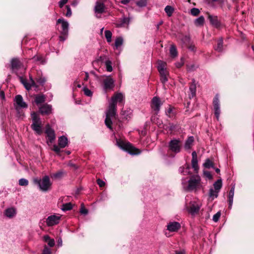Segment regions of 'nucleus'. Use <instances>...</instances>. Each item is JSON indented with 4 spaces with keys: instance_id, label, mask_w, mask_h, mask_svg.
<instances>
[{
    "instance_id": "f257e3e1",
    "label": "nucleus",
    "mask_w": 254,
    "mask_h": 254,
    "mask_svg": "<svg viewBox=\"0 0 254 254\" xmlns=\"http://www.w3.org/2000/svg\"><path fill=\"white\" fill-rule=\"evenodd\" d=\"M116 142L119 147L131 155H138L141 153L139 149L135 147L129 142L124 141L121 139H117Z\"/></svg>"
},
{
    "instance_id": "f03ea898",
    "label": "nucleus",
    "mask_w": 254,
    "mask_h": 254,
    "mask_svg": "<svg viewBox=\"0 0 254 254\" xmlns=\"http://www.w3.org/2000/svg\"><path fill=\"white\" fill-rule=\"evenodd\" d=\"M57 25L61 24V29H59L60 33L59 40L61 42L64 41L67 38L68 35V23L63 18H59L57 20Z\"/></svg>"
},
{
    "instance_id": "7ed1b4c3",
    "label": "nucleus",
    "mask_w": 254,
    "mask_h": 254,
    "mask_svg": "<svg viewBox=\"0 0 254 254\" xmlns=\"http://www.w3.org/2000/svg\"><path fill=\"white\" fill-rule=\"evenodd\" d=\"M201 179L198 175L192 176L188 181V186L187 190L188 191L196 190L200 189Z\"/></svg>"
},
{
    "instance_id": "20e7f679",
    "label": "nucleus",
    "mask_w": 254,
    "mask_h": 254,
    "mask_svg": "<svg viewBox=\"0 0 254 254\" xmlns=\"http://www.w3.org/2000/svg\"><path fill=\"white\" fill-rule=\"evenodd\" d=\"M32 124L31 125L32 129L36 132L38 135H41L42 132V123L40 118L36 113H33L32 114Z\"/></svg>"
},
{
    "instance_id": "39448f33",
    "label": "nucleus",
    "mask_w": 254,
    "mask_h": 254,
    "mask_svg": "<svg viewBox=\"0 0 254 254\" xmlns=\"http://www.w3.org/2000/svg\"><path fill=\"white\" fill-rule=\"evenodd\" d=\"M34 183L37 184L40 189L43 191L48 190L52 185L49 177L48 176H45L42 180L35 179Z\"/></svg>"
},
{
    "instance_id": "423d86ee",
    "label": "nucleus",
    "mask_w": 254,
    "mask_h": 254,
    "mask_svg": "<svg viewBox=\"0 0 254 254\" xmlns=\"http://www.w3.org/2000/svg\"><path fill=\"white\" fill-rule=\"evenodd\" d=\"M169 150L175 154L179 153L182 148V143L179 139L174 138L168 143Z\"/></svg>"
},
{
    "instance_id": "0eeeda50",
    "label": "nucleus",
    "mask_w": 254,
    "mask_h": 254,
    "mask_svg": "<svg viewBox=\"0 0 254 254\" xmlns=\"http://www.w3.org/2000/svg\"><path fill=\"white\" fill-rule=\"evenodd\" d=\"M68 144V139L64 135L61 136L59 137L58 139V144L59 146L56 144H54L52 148V150H53L56 154L58 155H60L61 152V148H64L66 146H67Z\"/></svg>"
},
{
    "instance_id": "6e6552de",
    "label": "nucleus",
    "mask_w": 254,
    "mask_h": 254,
    "mask_svg": "<svg viewBox=\"0 0 254 254\" xmlns=\"http://www.w3.org/2000/svg\"><path fill=\"white\" fill-rule=\"evenodd\" d=\"M46 134L47 140L46 142L48 145L52 144L55 140L56 136L55 130L50 127L49 124L46 126V129L45 131Z\"/></svg>"
},
{
    "instance_id": "1a4fd4ad",
    "label": "nucleus",
    "mask_w": 254,
    "mask_h": 254,
    "mask_svg": "<svg viewBox=\"0 0 254 254\" xmlns=\"http://www.w3.org/2000/svg\"><path fill=\"white\" fill-rule=\"evenodd\" d=\"M201 206V203L199 201H191L190 202V206L187 207V210L192 215L197 214Z\"/></svg>"
},
{
    "instance_id": "9d476101",
    "label": "nucleus",
    "mask_w": 254,
    "mask_h": 254,
    "mask_svg": "<svg viewBox=\"0 0 254 254\" xmlns=\"http://www.w3.org/2000/svg\"><path fill=\"white\" fill-rule=\"evenodd\" d=\"M61 215L59 214H55L48 216L46 220L47 225L48 227H52L58 224L61 219Z\"/></svg>"
},
{
    "instance_id": "9b49d317",
    "label": "nucleus",
    "mask_w": 254,
    "mask_h": 254,
    "mask_svg": "<svg viewBox=\"0 0 254 254\" xmlns=\"http://www.w3.org/2000/svg\"><path fill=\"white\" fill-rule=\"evenodd\" d=\"M103 86L105 92L113 90L115 87V80L111 76H107L103 80Z\"/></svg>"
},
{
    "instance_id": "f8f14e48",
    "label": "nucleus",
    "mask_w": 254,
    "mask_h": 254,
    "mask_svg": "<svg viewBox=\"0 0 254 254\" xmlns=\"http://www.w3.org/2000/svg\"><path fill=\"white\" fill-rule=\"evenodd\" d=\"M162 104L163 103L158 97L155 96L152 99L150 106L155 114H157L159 113Z\"/></svg>"
},
{
    "instance_id": "ddd939ff",
    "label": "nucleus",
    "mask_w": 254,
    "mask_h": 254,
    "mask_svg": "<svg viewBox=\"0 0 254 254\" xmlns=\"http://www.w3.org/2000/svg\"><path fill=\"white\" fill-rule=\"evenodd\" d=\"M213 105L214 107V115L217 121H219L221 113L220 108V102L218 94H216L213 100Z\"/></svg>"
},
{
    "instance_id": "4468645a",
    "label": "nucleus",
    "mask_w": 254,
    "mask_h": 254,
    "mask_svg": "<svg viewBox=\"0 0 254 254\" xmlns=\"http://www.w3.org/2000/svg\"><path fill=\"white\" fill-rule=\"evenodd\" d=\"M125 100V96L122 93L117 92L115 93L112 97L111 99L110 104H114V105L117 107V103H123Z\"/></svg>"
},
{
    "instance_id": "2eb2a0df",
    "label": "nucleus",
    "mask_w": 254,
    "mask_h": 254,
    "mask_svg": "<svg viewBox=\"0 0 254 254\" xmlns=\"http://www.w3.org/2000/svg\"><path fill=\"white\" fill-rule=\"evenodd\" d=\"M167 230L170 232H176L181 228L180 223L176 221L170 222L167 225Z\"/></svg>"
},
{
    "instance_id": "dca6fc26",
    "label": "nucleus",
    "mask_w": 254,
    "mask_h": 254,
    "mask_svg": "<svg viewBox=\"0 0 254 254\" xmlns=\"http://www.w3.org/2000/svg\"><path fill=\"white\" fill-rule=\"evenodd\" d=\"M117 116V107L114 104H109L108 109L106 112V116L116 118Z\"/></svg>"
},
{
    "instance_id": "f3484780",
    "label": "nucleus",
    "mask_w": 254,
    "mask_h": 254,
    "mask_svg": "<svg viewBox=\"0 0 254 254\" xmlns=\"http://www.w3.org/2000/svg\"><path fill=\"white\" fill-rule=\"evenodd\" d=\"M23 67V64L18 58H13L11 61V68L13 71H16Z\"/></svg>"
},
{
    "instance_id": "a211bd4d",
    "label": "nucleus",
    "mask_w": 254,
    "mask_h": 254,
    "mask_svg": "<svg viewBox=\"0 0 254 254\" xmlns=\"http://www.w3.org/2000/svg\"><path fill=\"white\" fill-rule=\"evenodd\" d=\"M208 19L209 20L210 24L216 28H218L221 26V22L218 20V17L215 15H211L208 13Z\"/></svg>"
},
{
    "instance_id": "6ab92c4d",
    "label": "nucleus",
    "mask_w": 254,
    "mask_h": 254,
    "mask_svg": "<svg viewBox=\"0 0 254 254\" xmlns=\"http://www.w3.org/2000/svg\"><path fill=\"white\" fill-rule=\"evenodd\" d=\"M52 106L48 104H43L39 109L42 115H49L52 113Z\"/></svg>"
},
{
    "instance_id": "aec40b11",
    "label": "nucleus",
    "mask_w": 254,
    "mask_h": 254,
    "mask_svg": "<svg viewBox=\"0 0 254 254\" xmlns=\"http://www.w3.org/2000/svg\"><path fill=\"white\" fill-rule=\"evenodd\" d=\"M14 101L18 107L25 108L27 107V105L23 101L21 95H17L15 97Z\"/></svg>"
},
{
    "instance_id": "412c9836",
    "label": "nucleus",
    "mask_w": 254,
    "mask_h": 254,
    "mask_svg": "<svg viewBox=\"0 0 254 254\" xmlns=\"http://www.w3.org/2000/svg\"><path fill=\"white\" fill-rule=\"evenodd\" d=\"M192 159H191V166L194 171L197 172L199 169L197 161V154L195 151H193L191 154Z\"/></svg>"
},
{
    "instance_id": "4be33fe9",
    "label": "nucleus",
    "mask_w": 254,
    "mask_h": 254,
    "mask_svg": "<svg viewBox=\"0 0 254 254\" xmlns=\"http://www.w3.org/2000/svg\"><path fill=\"white\" fill-rule=\"evenodd\" d=\"M4 214L8 218H12L16 214V209L14 207L8 208L5 210Z\"/></svg>"
},
{
    "instance_id": "5701e85b",
    "label": "nucleus",
    "mask_w": 254,
    "mask_h": 254,
    "mask_svg": "<svg viewBox=\"0 0 254 254\" xmlns=\"http://www.w3.org/2000/svg\"><path fill=\"white\" fill-rule=\"evenodd\" d=\"M105 10V5L103 3L97 1L94 7V11L97 13H102Z\"/></svg>"
},
{
    "instance_id": "b1692460",
    "label": "nucleus",
    "mask_w": 254,
    "mask_h": 254,
    "mask_svg": "<svg viewBox=\"0 0 254 254\" xmlns=\"http://www.w3.org/2000/svg\"><path fill=\"white\" fill-rule=\"evenodd\" d=\"M160 75V80L163 83H165L168 81L169 72L167 69L158 71Z\"/></svg>"
},
{
    "instance_id": "393cba45",
    "label": "nucleus",
    "mask_w": 254,
    "mask_h": 254,
    "mask_svg": "<svg viewBox=\"0 0 254 254\" xmlns=\"http://www.w3.org/2000/svg\"><path fill=\"white\" fill-rule=\"evenodd\" d=\"M194 141V139L193 136H189L185 141L184 145L185 148L187 150L190 149L193 144Z\"/></svg>"
},
{
    "instance_id": "a878e982",
    "label": "nucleus",
    "mask_w": 254,
    "mask_h": 254,
    "mask_svg": "<svg viewBox=\"0 0 254 254\" xmlns=\"http://www.w3.org/2000/svg\"><path fill=\"white\" fill-rule=\"evenodd\" d=\"M196 84L195 81L194 79H192V81L190 85L189 89L191 93V96H190V98H193L195 96L196 94Z\"/></svg>"
},
{
    "instance_id": "bb28decb",
    "label": "nucleus",
    "mask_w": 254,
    "mask_h": 254,
    "mask_svg": "<svg viewBox=\"0 0 254 254\" xmlns=\"http://www.w3.org/2000/svg\"><path fill=\"white\" fill-rule=\"evenodd\" d=\"M129 19L127 17L121 18L117 23V26L118 27H121L124 26L125 25H128L129 23Z\"/></svg>"
},
{
    "instance_id": "cd10ccee",
    "label": "nucleus",
    "mask_w": 254,
    "mask_h": 254,
    "mask_svg": "<svg viewBox=\"0 0 254 254\" xmlns=\"http://www.w3.org/2000/svg\"><path fill=\"white\" fill-rule=\"evenodd\" d=\"M45 100L46 97L43 94L36 95L35 98V102L37 105L45 102Z\"/></svg>"
},
{
    "instance_id": "c85d7f7f",
    "label": "nucleus",
    "mask_w": 254,
    "mask_h": 254,
    "mask_svg": "<svg viewBox=\"0 0 254 254\" xmlns=\"http://www.w3.org/2000/svg\"><path fill=\"white\" fill-rule=\"evenodd\" d=\"M223 39L220 37L217 41V46L214 48L215 51L218 52H221L223 51Z\"/></svg>"
},
{
    "instance_id": "c756f323",
    "label": "nucleus",
    "mask_w": 254,
    "mask_h": 254,
    "mask_svg": "<svg viewBox=\"0 0 254 254\" xmlns=\"http://www.w3.org/2000/svg\"><path fill=\"white\" fill-rule=\"evenodd\" d=\"M167 64L166 62L161 60L157 61V69L158 71L162 70L167 69Z\"/></svg>"
},
{
    "instance_id": "7c9ffc66",
    "label": "nucleus",
    "mask_w": 254,
    "mask_h": 254,
    "mask_svg": "<svg viewBox=\"0 0 254 254\" xmlns=\"http://www.w3.org/2000/svg\"><path fill=\"white\" fill-rule=\"evenodd\" d=\"M44 240L45 242L48 243V245L51 247H53L55 245V241L53 239H51L50 237L48 235H46L44 236Z\"/></svg>"
},
{
    "instance_id": "2f4dec72",
    "label": "nucleus",
    "mask_w": 254,
    "mask_h": 254,
    "mask_svg": "<svg viewBox=\"0 0 254 254\" xmlns=\"http://www.w3.org/2000/svg\"><path fill=\"white\" fill-rule=\"evenodd\" d=\"M170 54L171 57L173 58L176 57L178 56V52L176 46L174 45H172L170 48Z\"/></svg>"
},
{
    "instance_id": "473e14b6",
    "label": "nucleus",
    "mask_w": 254,
    "mask_h": 254,
    "mask_svg": "<svg viewBox=\"0 0 254 254\" xmlns=\"http://www.w3.org/2000/svg\"><path fill=\"white\" fill-rule=\"evenodd\" d=\"M204 22V18L203 16H200L196 18L194 21V24L196 26H202Z\"/></svg>"
},
{
    "instance_id": "72a5a7b5",
    "label": "nucleus",
    "mask_w": 254,
    "mask_h": 254,
    "mask_svg": "<svg viewBox=\"0 0 254 254\" xmlns=\"http://www.w3.org/2000/svg\"><path fill=\"white\" fill-rule=\"evenodd\" d=\"M165 11L167 13V15L169 17H170L172 15L174 11V8L171 6L167 5L165 8Z\"/></svg>"
},
{
    "instance_id": "f704fd0d",
    "label": "nucleus",
    "mask_w": 254,
    "mask_h": 254,
    "mask_svg": "<svg viewBox=\"0 0 254 254\" xmlns=\"http://www.w3.org/2000/svg\"><path fill=\"white\" fill-rule=\"evenodd\" d=\"M219 191L215 189H210L209 191V195L213 199L216 198L218 196V194Z\"/></svg>"
},
{
    "instance_id": "c9c22d12",
    "label": "nucleus",
    "mask_w": 254,
    "mask_h": 254,
    "mask_svg": "<svg viewBox=\"0 0 254 254\" xmlns=\"http://www.w3.org/2000/svg\"><path fill=\"white\" fill-rule=\"evenodd\" d=\"M123 43V39L122 37H117L115 40V48L118 49L119 47L122 45Z\"/></svg>"
},
{
    "instance_id": "e433bc0d",
    "label": "nucleus",
    "mask_w": 254,
    "mask_h": 254,
    "mask_svg": "<svg viewBox=\"0 0 254 254\" xmlns=\"http://www.w3.org/2000/svg\"><path fill=\"white\" fill-rule=\"evenodd\" d=\"M213 186L214 189L219 191L222 186V180L221 179L218 180L214 183Z\"/></svg>"
},
{
    "instance_id": "4c0bfd02",
    "label": "nucleus",
    "mask_w": 254,
    "mask_h": 254,
    "mask_svg": "<svg viewBox=\"0 0 254 254\" xmlns=\"http://www.w3.org/2000/svg\"><path fill=\"white\" fill-rule=\"evenodd\" d=\"M105 36L108 43L112 41V33L110 30H105Z\"/></svg>"
},
{
    "instance_id": "58836bf2",
    "label": "nucleus",
    "mask_w": 254,
    "mask_h": 254,
    "mask_svg": "<svg viewBox=\"0 0 254 254\" xmlns=\"http://www.w3.org/2000/svg\"><path fill=\"white\" fill-rule=\"evenodd\" d=\"M213 165V163L209 159H207L203 164L204 167L208 169L214 168Z\"/></svg>"
},
{
    "instance_id": "ea45409f",
    "label": "nucleus",
    "mask_w": 254,
    "mask_h": 254,
    "mask_svg": "<svg viewBox=\"0 0 254 254\" xmlns=\"http://www.w3.org/2000/svg\"><path fill=\"white\" fill-rule=\"evenodd\" d=\"M112 118L108 117L106 116V119H105V123L106 126L109 128H110L111 129H112V120H111Z\"/></svg>"
},
{
    "instance_id": "a19ab883",
    "label": "nucleus",
    "mask_w": 254,
    "mask_h": 254,
    "mask_svg": "<svg viewBox=\"0 0 254 254\" xmlns=\"http://www.w3.org/2000/svg\"><path fill=\"white\" fill-rule=\"evenodd\" d=\"M72 208V204L70 203H66L64 204L62 206V210L63 211L70 210Z\"/></svg>"
},
{
    "instance_id": "79ce46f5",
    "label": "nucleus",
    "mask_w": 254,
    "mask_h": 254,
    "mask_svg": "<svg viewBox=\"0 0 254 254\" xmlns=\"http://www.w3.org/2000/svg\"><path fill=\"white\" fill-rule=\"evenodd\" d=\"M105 65L106 70L108 72H111L113 70V67L112 66V62L110 60H107L105 62Z\"/></svg>"
},
{
    "instance_id": "37998d69",
    "label": "nucleus",
    "mask_w": 254,
    "mask_h": 254,
    "mask_svg": "<svg viewBox=\"0 0 254 254\" xmlns=\"http://www.w3.org/2000/svg\"><path fill=\"white\" fill-rule=\"evenodd\" d=\"M21 82L23 84L26 90H30L31 89L30 83H28L26 79H22Z\"/></svg>"
},
{
    "instance_id": "c03bdc74",
    "label": "nucleus",
    "mask_w": 254,
    "mask_h": 254,
    "mask_svg": "<svg viewBox=\"0 0 254 254\" xmlns=\"http://www.w3.org/2000/svg\"><path fill=\"white\" fill-rule=\"evenodd\" d=\"M200 13V10L197 8H192L190 9V13L193 16H197Z\"/></svg>"
},
{
    "instance_id": "a18cd8bd",
    "label": "nucleus",
    "mask_w": 254,
    "mask_h": 254,
    "mask_svg": "<svg viewBox=\"0 0 254 254\" xmlns=\"http://www.w3.org/2000/svg\"><path fill=\"white\" fill-rule=\"evenodd\" d=\"M173 108L171 106H169V108L167 110L166 112V114L169 117H172L174 115V114L173 113Z\"/></svg>"
},
{
    "instance_id": "49530a36",
    "label": "nucleus",
    "mask_w": 254,
    "mask_h": 254,
    "mask_svg": "<svg viewBox=\"0 0 254 254\" xmlns=\"http://www.w3.org/2000/svg\"><path fill=\"white\" fill-rule=\"evenodd\" d=\"M19 185L21 186H27L28 185V181L24 178L20 179L19 180Z\"/></svg>"
},
{
    "instance_id": "de8ad7c7",
    "label": "nucleus",
    "mask_w": 254,
    "mask_h": 254,
    "mask_svg": "<svg viewBox=\"0 0 254 254\" xmlns=\"http://www.w3.org/2000/svg\"><path fill=\"white\" fill-rule=\"evenodd\" d=\"M36 81L40 85H43L46 82V78L44 77L40 76L36 78Z\"/></svg>"
},
{
    "instance_id": "09e8293b",
    "label": "nucleus",
    "mask_w": 254,
    "mask_h": 254,
    "mask_svg": "<svg viewBox=\"0 0 254 254\" xmlns=\"http://www.w3.org/2000/svg\"><path fill=\"white\" fill-rule=\"evenodd\" d=\"M83 91L84 92V94L87 96L91 97L92 95V92L91 91L86 87H84Z\"/></svg>"
},
{
    "instance_id": "8fccbe9b",
    "label": "nucleus",
    "mask_w": 254,
    "mask_h": 254,
    "mask_svg": "<svg viewBox=\"0 0 254 254\" xmlns=\"http://www.w3.org/2000/svg\"><path fill=\"white\" fill-rule=\"evenodd\" d=\"M146 0H140L136 2V4L139 7H144L146 5Z\"/></svg>"
},
{
    "instance_id": "3c124183",
    "label": "nucleus",
    "mask_w": 254,
    "mask_h": 254,
    "mask_svg": "<svg viewBox=\"0 0 254 254\" xmlns=\"http://www.w3.org/2000/svg\"><path fill=\"white\" fill-rule=\"evenodd\" d=\"M220 216H221V212L219 211L217 212L213 216L212 219H213V221H214L215 222H217L219 220V219L220 217Z\"/></svg>"
},
{
    "instance_id": "603ef678",
    "label": "nucleus",
    "mask_w": 254,
    "mask_h": 254,
    "mask_svg": "<svg viewBox=\"0 0 254 254\" xmlns=\"http://www.w3.org/2000/svg\"><path fill=\"white\" fill-rule=\"evenodd\" d=\"M66 8L67 9V11L65 13V16L68 17H70L72 14L71 8L70 7V6L68 5H66Z\"/></svg>"
},
{
    "instance_id": "864d4df0",
    "label": "nucleus",
    "mask_w": 254,
    "mask_h": 254,
    "mask_svg": "<svg viewBox=\"0 0 254 254\" xmlns=\"http://www.w3.org/2000/svg\"><path fill=\"white\" fill-rule=\"evenodd\" d=\"M97 184L99 185L100 188H103L105 186V183L104 181L100 179L97 180Z\"/></svg>"
},
{
    "instance_id": "5fc2aeb1",
    "label": "nucleus",
    "mask_w": 254,
    "mask_h": 254,
    "mask_svg": "<svg viewBox=\"0 0 254 254\" xmlns=\"http://www.w3.org/2000/svg\"><path fill=\"white\" fill-rule=\"evenodd\" d=\"M33 59H34L35 61H39L43 64V57L41 56H34L33 58Z\"/></svg>"
},
{
    "instance_id": "6e6d98bb",
    "label": "nucleus",
    "mask_w": 254,
    "mask_h": 254,
    "mask_svg": "<svg viewBox=\"0 0 254 254\" xmlns=\"http://www.w3.org/2000/svg\"><path fill=\"white\" fill-rule=\"evenodd\" d=\"M88 212V210L83 206V204H82L80 210V212L82 214L86 215L87 214Z\"/></svg>"
},
{
    "instance_id": "4d7b16f0",
    "label": "nucleus",
    "mask_w": 254,
    "mask_h": 254,
    "mask_svg": "<svg viewBox=\"0 0 254 254\" xmlns=\"http://www.w3.org/2000/svg\"><path fill=\"white\" fill-rule=\"evenodd\" d=\"M185 168L184 166H182V167H180L179 169V172L184 175H187L188 174H189V172H186L185 171Z\"/></svg>"
},
{
    "instance_id": "13d9d810",
    "label": "nucleus",
    "mask_w": 254,
    "mask_h": 254,
    "mask_svg": "<svg viewBox=\"0 0 254 254\" xmlns=\"http://www.w3.org/2000/svg\"><path fill=\"white\" fill-rule=\"evenodd\" d=\"M42 254H51L50 249L48 248L47 246H45Z\"/></svg>"
},
{
    "instance_id": "bf43d9fd",
    "label": "nucleus",
    "mask_w": 254,
    "mask_h": 254,
    "mask_svg": "<svg viewBox=\"0 0 254 254\" xmlns=\"http://www.w3.org/2000/svg\"><path fill=\"white\" fill-rule=\"evenodd\" d=\"M64 172L63 171H59L54 174V177L56 178H59L63 176Z\"/></svg>"
},
{
    "instance_id": "052dcab7",
    "label": "nucleus",
    "mask_w": 254,
    "mask_h": 254,
    "mask_svg": "<svg viewBox=\"0 0 254 254\" xmlns=\"http://www.w3.org/2000/svg\"><path fill=\"white\" fill-rule=\"evenodd\" d=\"M204 176L208 178V179H212V176L210 172L209 171H204Z\"/></svg>"
},
{
    "instance_id": "680f3d73",
    "label": "nucleus",
    "mask_w": 254,
    "mask_h": 254,
    "mask_svg": "<svg viewBox=\"0 0 254 254\" xmlns=\"http://www.w3.org/2000/svg\"><path fill=\"white\" fill-rule=\"evenodd\" d=\"M68 0H61L59 2V5L60 8H62L64 5L66 4Z\"/></svg>"
},
{
    "instance_id": "e2e57ef3",
    "label": "nucleus",
    "mask_w": 254,
    "mask_h": 254,
    "mask_svg": "<svg viewBox=\"0 0 254 254\" xmlns=\"http://www.w3.org/2000/svg\"><path fill=\"white\" fill-rule=\"evenodd\" d=\"M30 79L31 88H32V87H35L36 88H37L38 86L36 85L35 81L33 79V78H32L31 76L30 77Z\"/></svg>"
},
{
    "instance_id": "0e129e2a",
    "label": "nucleus",
    "mask_w": 254,
    "mask_h": 254,
    "mask_svg": "<svg viewBox=\"0 0 254 254\" xmlns=\"http://www.w3.org/2000/svg\"><path fill=\"white\" fill-rule=\"evenodd\" d=\"M184 62L183 61L182 59H181V62L176 63V66L177 68H180L184 65Z\"/></svg>"
},
{
    "instance_id": "69168bd1",
    "label": "nucleus",
    "mask_w": 254,
    "mask_h": 254,
    "mask_svg": "<svg viewBox=\"0 0 254 254\" xmlns=\"http://www.w3.org/2000/svg\"><path fill=\"white\" fill-rule=\"evenodd\" d=\"M186 172H189V174H190V166L188 164H186L184 166Z\"/></svg>"
},
{
    "instance_id": "338daca9",
    "label": "nucleus",
    "mask_w": 254,
    "mask_h": 254,
    "mask_svg": "<svg viewBox=\"0 0 254 254\" xmlns=\"http://www.w3.org/2000/svg\"><path fill=\"white\" fill-rule=\"evenodd\" d=\"M189 49L190 50L192 51H195V50H196V48H195V46H194V45H190V46L189 47Z\"/></svg>"
},
{
    "instance_id": "774afa93",
    "label": "nucleus",
    "mask_w": 254,
    "mask_h": 254,
    "mask_svg": "<svg viewBox=\"0 0 254 254\" xmlns=\"http://www.w3.org/2000/svg\"><path fill=\"white\" fill-rule=\"evenodd\" d=\"M175 254H186V253L184 250L181 251H176Z\"/></svg>"
}]
</instances>
